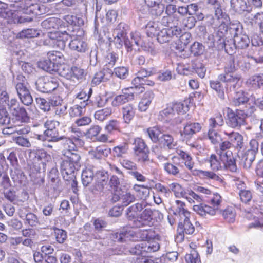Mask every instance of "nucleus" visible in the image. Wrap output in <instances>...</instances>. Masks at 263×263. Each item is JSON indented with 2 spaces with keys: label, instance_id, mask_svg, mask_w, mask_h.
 Segmentation results:
<instances>
[{
  "label": "nucleus",
  "instance_id": "nucleus-1",
  "mask_svg": "<svg viewBox=\"0 0 263 263\" xmlns=\"http://www.w3.org/2000/svg\"><path fill=\"white\" fill-rule=\"evenodd\" d=\"M61 163V172L64 180L73 179L76 171L81 167V156L77 153L67 152Z\"/></svg>",
  "mask_w": 263,
  "mask_h": 263
},
{
  "label": "nucleus",
  "instance_id": "nucleus-2",
  "mask_svg": "<svg viewBox=\"0 0 263 263\" xmlns=\"http://www.w3.org/2000/svg\"><path fill=\"white\" fill-rule=\"evenodd\" d=\"M221 202V197L220 195L218 193H215L210 200V203L212 206L200 203L199 204L194 205L193 210L201 216L207 218L209 216H214L216 214Z\"/></svg>",
  "mask_w": 263,
  "mask_h": 263
},
{
  "label": "nucleus",
  "instance_id": "nucleus-3",
  "mask_svg": "<svg viewBox=\"0 0 263 263\" xmlns=\"http://www.w3.org/2000/svg\"><path fill=\"white\" fill-rule=\"evenodd\" d=\"M10 7L15 8L14 11H22L25 14L40 15L44 13V6L33 4L31 0H20L17 3L10 4Z\"/></svg>",
  "mask_w": 263,
  "mask_h": 263
},
{
  "label": "nucleus",
  "instance_id": "nucleus-4",
  "mask_svg": "<svg viewBox=\"0 0 263 263\" xmlns=\"http://www.w3.org/2000/svg\"><path fill=\"white\" fill-rule=\"evenodd\" d=\"M160 247L158 242L152 239L136 245L130 249L129 252L132 254L148 256L149 253L158 251Z\"/></svg>",
  "mask_w": 263,
  "mask_h": 263
},
{
  "label": "nucleus",
  "instance_id": "nucleus-5",
  "mask_svg": "<svg viewBox=\"0 0 263 263\" xmlns=\"http://www.w3.org/2000/svg\"><path fill=\"white\" fill-rule=\"evenodd\" d=\"M247 116V109L230 110L227 113V124L231 128H239L245 125Z\"/></svg>",
  "mask_w": 263,
  "mask_h": 263
},
{
  "label": "nucleus",
  "instance_id": "nucleus-6",
  "mask_svg": "<svg viewBox=\"0 0 263 263\" xmlns=\"http://www.w3.org/2000/svg\"><path fill=\"white\" fill-rule=\"evenodd\" d=\"M183 105L181 103H175L170 104L167 107L160 111L158 115V119L164 122H168L175 116L176 114H179L184 112Z\"/></svg>",
  "mask_w": 263,
  "mask_h": 263
},
{
  "label": "nucleus",
  "instance_id": "nucleus-7",
  "mask_svg": "<svg viewBox=\"0 0 263 263\" xmlns=\"http://www.w3.org/2000/svg\"><path fill=\"white\" fill-rule=\"evenodd\" d=\"M202 127V125L198 122H187L184 126L183 130L180 132L182 140L185 141L187 145L192 147H195V144L192 143L190 139L194 135L200 132Z\"/></svg>",
  "mask_w": 263,
  "mask_h": 263
},
{
  "label": "nucleus",
  "instance_id": "nucleus-8",
  "mask_svg": "<svg viewBox=\"0 0 263 263\" xmlns=\"http://www.w3.org/2000/svg\"><path fill=\"white\" fill-rule=\"evenodd\" d=\"M37 90L43 93H50L55 90L59 86L57 79L52 77H41L35 83Z\"/></svg>",
  "mask_w": 263,
  "mask_h": 263
},
{
  "label": "nucleus",
  "instance_id": "nucleus-9",
  "mask_svg": "<svg viewBox=\"0 0 263 263\" xmlns=\"http://www.w3.org/2000/svg\"><path fill=\"white\" fill-rule=\"evenodd\" d=\"M159 143L161 149L156 146L153 148L152 151L157 155L158 158L160 159L164 158L162 154L163 151L175 149L176 146V142L174 141V138L169 134L162 135L160 136Z\"/></svg>",
  "mask_w": 263,
  "mask_h": 263
},
{
  "label": "nucleus",
  "instance_id": "nucleus-10",
  "mask_svg": "<svg viewBox=\"0 0 263 263\" xmlns=\"http://www.w3.org/2000/svg\"><path fill=\"white\" fill-rule=\"evenodd\" d=\"M152 210L150 208L145 209L137 219L134 220L133 224H130L131 227L138 228L146 226H151L152 224Z\"/></svg>",
  "mask_w": 263,
  "mask_h": 263
},
{
  "label": "nucleus",
  "instance_id": "nucleus-11",
  "mask_svg": "<svg viewBox=\"0 0 263 263\" xmlns=\"http://www.w3.org/2000/svg\"><path fill=\"white\" fill-rule=\"evenodd\" d=\"M60 125L59 121L54 120H48L44 124V126L46 129L44 131V134L49 138H53V139H58L60 136L58 127Z\"/></svg>",
  "mask_w": 263,
  "mask_h": 263
},
{
  "label": "nucleus",
  "instance_id": "nucleus-12",
  "mask_svg": "<svg viewBox=\"0 0 263 263\" xmlns=\"http://www.w3.org/2000/svg\"><path fill=\"white\" fill-rule=\"evenodd\" d=\"M145 206V202L141 201L131 205L126 209V214L129 220V225L133 224L134 220L137 219L139 216V213L141 212Z\"/></svg>",
  "mask_w": 263,
  "mask_h": 263
},
{
  "label": "nucleus",
  "instance_id": "nucleus-13",
  "mask_svg": "<svg viewBox=\"0 0 263 263\" xmlns=\"http://www.w3.org/2000/svg\"><path fill=\"white\" fill-rule=\"evenodd\" d=\"M27 209L25 208H20L18 210L19 217L24 219L25 224L31 227H36L40 224L37 216L32 212H27Z\"/></svg>",
  "mask_w": 263,
  "mask_h": 263
},
{
  "label": "nucleus",
  "instance_id": "nucleus-14",
  "mask_svg": "<svg viewBox=\"0 0 263 263\" xmlns=\"http://www.w3.org/2000/svg\"><path fill=\"white\" fill-rule=\"evenodd\" d=\"M181 167V159L177 156L173 157L171 161L163 165L165 171L169 175L173 176H177L179 174Z\"/></svg>",
  "mask_w": 263,
  "mask_h": 263
},
{
  "label": "nucleus",
  "instance_id": "nucleus-15",
  "mask_svg": "<svg viewBox=\"0 0 263 263\" xmlns=\"http://www.w3.org/2000/svg\"><path fill=\"white\" fill-rule=\"evenodd\" d=\"M129 90V88L125 89V91H123L122 94L116 96L111 102L112 106L118 107L133 100L135 98L134 93L128 92Z\"/></svg>",
  "mask_w": 263,
  "mask_h": 263
},
{
  "label": "nucleus",
  "instance_id": "nucleus-16",
  "mask_svg": "<svg viewBox=\"0 0 263 263\" xmlns=\"http://www.w3.org/2000/svg\"><path fill=\"white\" fill-rule=\"evenodd\" d=\"M221 155V158L220 159L222 162V168L229 169L232 172H236L237 168L232 152L228 151Z\"/></svg>",
  "mask_w": 263,
  "mask_h": 263
},
{
  "label": "nucleus",
  "instance_id": "nucleus-17",
  "mask_svg": "<svg viewBox=\"0 0 263 263\" xmlns=\"http://www.w3.org/2000/svg\"><path fill=\"white\" fill-rule=\"evenodd\" d=\"M225 135L227 136L229 141L231 143L232 146L233 145L238 150L242 149L243 147V136L238 132L223 131Z\"/></svg>",
  "mask_w": 263,
  "mask_h": 263
},
{
  "label": "nucleus",
  "instance_id": "nucleus-18",
  "mask_svg": "<svg viewBox=\"0 0 263 263\" xmlns=\"http://www.w3.org/2000/svg\"><path fill=\"white\" fill-rule=\"evenodd\" d=\"M231 9L236 13L242 15L249 14L248 1L245 0H231Z\"/></svg>",
  "mask_w": 263,
  "mask_h": 263
},
{
  "label": "nucleus",
  "instance_id": "nucleus-19",
  "mask_svg": "<svg viewBox=\"0 0 263 263\" xmlns=\"http://www.w3.org/2000/svg\"><path fill=\"white\" fill-rule=\"evenodd\" d=\"M13 83L15 86L16 91L18 96L23 94H25L29 91L27 88V82L24 76L22 74H18L13 80Z\"/></svg>",
  "mask_w": 263,
  "mask_h": 263
},
{
  "label": "nucleus",
  "instance_id": "nucleus-20",
  "mask_svg": "<svg viewBox=\"0 0 263 263\" xmlns=\"http://www.w3.org/2000/svg\"><path fill=\"white\" fill-rule=\"evenodd\" d=\"M113 74V71L109 68H104L102 70L95 73L92 83L96 85L102 82L109 80Z\"/></svg>",
  "mask_w": 263,
  "mask_h": 263
},
{
  "label": "nucleus",
  "instance_id": "nucleus-21",
  "mask_svg": "<svg viewBox=\"0 0 263 263\" xmlns=\"http://www.w3.org/2000/svg\"><path fill=\"white\" fill-rule=\"evenodd\" d=\"M219 81L225 82L227 87H233L234 89L237 86L240 79V77L238 74L232 75L229 73L221 74L218 76Z\"/></svg>",
  "mask_w": 263,
  "mask_h": 263
},
{
  "label": "nucleus",
  "instance_id": "nucleus-22",
  "mask_svg": "<svg viewBox=\"0 0 263 263\" xmlns=\"http://www.w3.org/2000/svg\"><path fill=\"white\" fill-rule=\"evenodd\" d=\"M122 118L124 123L129 124L135 116L136 108L132 104H128L121 108Z\"/></svg>",
  "mask_w": 263,
  "mask_h": 263
},
{
  "label": "nucleus",
  "instance_id": "nucleus-23",
  "mask_svg": "<svg viewBox=\"0 0 263 263\" xmlns=\"http://www.w3.org/2000/svg\"><path fill=\"white\" fill-rule=\"evenodd\" d=\"M154 93L152 91L145 92L139 103V110L142 112L146 111L154 99Z\"/></svg>",
  "mask_w": 263,
  "mask_h": 263
},
{
  "label": "nucleus",
  "instance_id": "nucleus-24",
  "mask_svg": "<svg viewBox=\"0 0 263 263\" xmlns=\"http://www.w3.org/2000/svg\"><path fill=\"white\" fill-rule=\"evenodd\" d=\"M69 47L72 50L84 52L87 49V45L86 43L80 37H75L70 41Z\"/></svg>",
  "mask_w": 263,
  "mask_h": 263
},
{
  "label": "nucleus",
  "instance_id": "nucleus-25",
  "mask_svg": "<svg viewBox=\"0 0 263 263\" xmlns=\"http://www.w3.org/2000/svg\"><path fill=\"white\" fill-rule=\"evenodd\" d=\"M14 34L7 27L0 24V41L10 44L14 40Z\"/></svg>",
  "mask_w": 263,
  "mask_h": 263
},
{
  "label": "nucleus",
  "instance_id": "nucleus-26",
  "mask_svg": "<svg viewBox=\"0 0 263 263\" xmlns=\"http://www.w3.org/2000/svg\"><path fill=\"white\" fill-rule=\"evenodd\" d=\"M249 98L244 92H238L233 99L232 104L235 106H242V109H247L248 112V102Z\"/></svg>",
  "mask_w": 263,
  "mask_h": 263
},
{
  "label": "nucleus",
  "instance_id": "nucleus-27",
  "mask_svg": "<svg viewBox=\"0 0 263 263\" xmlns=\"http://www.w3.org/2000/svg\"><path fill=\"white\" fill-rule=\"evenodd\" d=\"M111 153V149L104 146H98L95 149L89 152V155L96 159H101L108 157Z\"/></svg>",
  "mask_w": 263,
  "mask_h": 263
},
{
  "label": "nucleus",
  "instance_id": "nucleus-28",
  "mask_svg": "<svg viewBox=\"0 0 263 263\" xmlns=\"http://www.w3.org/2000/svg\"><path fill=\"white\" fill-rule=\"evenodd\" d=\"M195 231L194 227L190 222L189 217L184 218V222H180L178 227V231L180 234L186 233V234H192Z\"/></svg>",
  "mask_w": 263,
  "mask_h": 263
},
{
  "label": "nucleus",
  "instance_id": "nucleus-29",
  "mask_svg": "<svg viewBox=\"0 0 263 263\" xmlns=\"http://www.w3.org/2000/svg\"><path fill=\"white\" fill-rule=\"evenodd\" d=\"M175 204L176 205L173 206L174 215L183 216L184 218L190 216V213L185 208V204L183 202L177 200L175 201Z\"/></svg>",
  "mask_w": 263,
  "mask_h": 263
},
{
  "label": "nucleus",
  "instance_id": "nucleus-30",
  "mask_svg": "<svg viewBox=\"0 0 263 263\" xmlns=\"http://www.w3.org/2000/svg\"><path fill=\"white\" fill-rule=\"evenodd\" d=\"M57 64L48 59L41 60L37 63L38 67L50 73H55Z\"/></svg>",
  "mask_w": 263,
  "mask_h": 263
},
{
  "label": "nucleus",
  "instance_id": "nucleus-31",
  "mask_svg": "<svg viewBox=\"0 0 263 263\" xmlns=\"http://www.w3.org/2000/svg\"><path fill=\"white\" fill-rule=\"evenodd\" d=\"M93 171L91 168H86L82 171L81 175L82 183L84 186H89L92 182L94 178Z\"/></svg>",
  "mask_w": 263,
  "mask_h": 263
},
{
  "label": "nucleus",
  "instance_id": "nucleus-32",
  "mask_svg": "<svg viewBox=\"0 0 263 263\" xmlns=\"http://www.w3.org/2000/svg\"><path fill=\"white\" fill-rule=\"evenodd\" d=\"M63 138L64 136L58 137V139L56 140L53 139V138L47 137V140L43 143V145L49 152L55 153L59 150V146L57 143L62 141Z\"/></svg>",
  "mask_w": 263,
  "mask_h": 263
},
{
  "label": "nucleus",
  "instance_id": "nucleus-33",
  "mask_svg": "<svg viewBox=\"0 0 263 263\" xmlns=\"http://www.w3.org/2000/svg\"><path fill=\"white\" fill-rule=\"evenodd\" d=\"M234 43L238 49H245L248 47L250 41L248 36L245 33L240 34L233 39Z\"/></svg>",
  "mask_w": 263,
  "mask_h": 263
},
{
  "label": "nucleus",
  "instance_id": "nucleus-34",
  "mask_svg": "<svg viewBox=\"0 0 263 263\" xmlns=\"http://www.w3.org/2000/svg\"><path fill=\"white\" fill-rule=\"evenodd\" d=\"M206 161L213 171H216L222 168L223 164L220 159V155L218 157L215 154H211Z\"/></svg>",
  "mask_w": 263,
  "mask_h": 263
},
{
  "label": "nucleus",
  "instance_id": "nucleus-35",
  "mask_svg": "<svg viewBox=\"0 0 263 263\" xmlns=\"http://www.w3.org/2000/svg\"><path fill=\"white\" fill-rule=\"evenodd\" d=\"M160 23L158 22H149L146 26V31L148 36L153 37L157 35L160 32Z\"/></svg>",
  "mask_w": 263,
  "mask_h": 263
},
{
  "label": "nucleus",
  "instance_id": "nucleus-36",
  "mask_svg": "<svg viewBox=\"0 0 263 263\" xmlns=\"http://www.w3.org/2000/svg\"><path fill=\"white\" fill-rule=\"evenodd\" d=\"M170 192L171 191L174 192L176 197H184L188 199L187 193L184 192L182 186L177 183L173 182L169 185Z\"/></svg>",
  "mask_w": 263,
  "mask_h": 263
},
{
  "label": "nucleus",
  "instance_id": "nucleus-37",
  "mask_svg": "<svg viewBox=\"0 0 263 263\" xmlns=\"http://www.w3.org/2000/svg\"><path fill=\"white\" fill-rule=\"evenodd\" d=\"M40 31L35 28H28L24 29L17 34V37L23 38H34L40 35Z\"/></svg>",
  "mask_w": 263,
  "mask_h": 263
},
{
  "label": "nucleus",
  "instance_id": "nucleus-38",
  "mask_svg": "<svg viewBox=\"0 0 263 263\" xmlns=\"http://www.w3.org/2000/svg\"><path fill=\"white\" fill-rule=\"evenodd\" d=\"M208 5L213 6L215 9V16L217 20H220L224 17H227V15L226 13H223L220 7V2L219 0H208Z\"/></svg>",
  "mask_w": 263,
  "mask_h": 263
},
{
  "label": "nucleus",
  "instance_id": "nucleus-39",
  "mask_svg": "<svg viewBox=\"0 0 263 263\" xmlns=\"http://www.w3.org/2000/svg\"><path fill=\"white\" fill-rule=\"evenodd\" d=\"M256 154L254 152L247 151L243 155L241 158V163H243V167L248 169L251 166L252 162L255 158Z\"/></svg>",
  "mask_w": 263,
  "mask_h": 263
},
{
  "label": "nucleus",
  "instance_id": "nucleus-40",
  "mask_svg": "<svg viewBox=\"0 0 263 263\" xmlns=\"http://www.w3.org/2000/svg\"><path fill=\"white\" fill-rule=\"evenodd\" d=\"M210 85L211 88L214 90L218 97L221 100L224 99V92L223 86L218 80H210Z\"/></svg>",
  "mask_w": 263,
  "mask_h": 263
},
{
  "label": "nucleus",
  "instance_id": "nucleus-41",
  "mask_svg": "<svg viewBox=\"0 0 263 263\" xmlns=\"http://www.w3.org/2000/svg\"><path fill=\"white\" fill-rule=\"evenodd\" d=\"M152 74L153 72L152 71H148L142 68L137 72L136 74L137 76L132 80V84L137 87L139 86L140 80L146 77H149Z\"/></svg>",
  "mask_w": 263,
  "mask_h": 263
},
{
  "label": "nucleus",
  "instance_id": "nucleus-42",
  "mask_svg": "<svg viewBox=\"0 0 263 263\" xmlns=\"http://www.w3.org/2000/svg\"><path fill=\"white\" fill-rule=\"evenodd\" d=\"M48 176L51 182L52 183L51 185L54 190H56L58 187L60 182L57 167H53L50 170Z\"/></svg>",
  "mask_w": 263,
  "mask_h": 263
},
{
  "label": "nucleus",
  "instance_id": "nucleus-43",
  "mask_svg": "<svg viewBox=\"0 0 263 263\" xmlns=\"http://www.w3.org/2000/svg\"><path fill=\"white\" fill-rule=\"evenodd\" d=\"M70 73L71 75V79L70 80L73 81L75 79L78 81H82L84 79L85 75L84 70L77 66H72L70 68Z\"/></svg>",
  "mask_w": 263,
  "mask_h": 263
},
{
  "label": "nucleus",
  "instance_id": "nucleus-44",
  "mask_svg": "<svg viewBox=\"0 0 263 263\" xmlns=\"http://www.w3.org/2000/svg\"><path fill=\"white\" fill-rule=\"evenodd\" d=\"M112 114V109L111 107H106L102 109L96 111L94 116L96 120L100 121H103L106 120Z\"/></svg>",
  "mask_w": 263,
  "mask_h": 263
},
{
  "label": "nucleus",
  "instance_id": "nucleus-45",
  "mask_svg": "<svg viewBox=\"0 0 263 263\" xmlns=\"http://www.w3.org/2000/svg\"><path fill=\"white\" fill-rule=\"evenodd\" d=\"M262 82L263 74L253 76L247 80V83L254 89H259Z\"/></svg>",
  "mask_w": 263,
  "mask_h": 263
},
{
  "label": "nucleus",
  "instance_id": "nucleus-46",
  "mask_svg": "<svg viewBox=\"0 0 263 263\" xmlns=\"http://www.w3.org/2000/svg\"><path fill=\"white\" fill-rule=\"evenodd\" d=\"M195 174L206 179H211L216 181H219L221 178L215 173L212 171H206L201 170H194Z\"/></svg>",
  "mask_w": 263,
  "mask_h": 263
},
{
  "label": "nucleus",
  "instance_id": "nucleus-47",
  "mask_svg": "<svg viewBox=\"0 0 263 263\" xmlns=\"http://www.w3.org/2000/svg\"><path fill=\"white\" fill-rule=\"evenodd\" d=\"M128 149V145L126 143L118 145L113 148V155L115 157H122L127 153Z\"/></svg>",
  "mask_w": 263,
  "mask_h": 263
},
{
  "label": "nucleus",
  "instance_id": "nucleus-48",
  "mask_svg": "<svg viewBox=\"0 0 263 263\" xmlns=\"http://www.w3.org/2000/svg\"><path fill=\"white\" fill-rule=\"evenodd\" d=\"M147 134L154 143L159 142L161 136V132L160 129L157 127H153L148 128L147 129Z\"/></svg>",
  "mask_w": 263,
  "mask_h": 263
},
{
  "label": "nucleus",
  "instance_id": "nucleus-49",
  "mask_svg": "<svg viewBox=\"0 0 263 263\" xmlns=\"http://www.w3.org/2000/svg\"><path fill=\"white\" fill-rule=\"evenodd\" d=\"M64 20L68 24L72 26H81L84 24V20L82 18L73 15H65Z\"/></svg>",
  "mask_w": 263,
  "mask_h": 263
},
{
  "label": "nucleus",
  "instance_id": "nucleus-50",
  "mask_svg": "<svg viewBox=\"0 0 263 263\" xmlns=\"http://www.w3.org/2000/svg\"><path fill=\"white\" fill-rule=\"evenodd\" d=\"M70 72V68L68 66L65 65L58 66V64L56 65L55 72H57L62 77H65L67 79H71V75Z\"/></svg>",
  "mask_w": 263,
  "mask_h": 263
},
{
  "label": "nucleus",
  "instance_id": "nucleus-51",
  "mask_svg": "<svg viewBox=\"0 0 263 263\" xmlns=\"http://www.w3.org/2000/svg\"><path fill=\"white\" fill-rule=\"evenodd\" d=\"M161 24L167 26L168 28L178 25L179 21L177 18L172 15L163 16L161 20Z\"/></svg>",
  "mask_w": 263,
  "mask_h": 263
},
{
  "label": "nucleus",
  "instance_id": "nucleus-52",
  "mask_svg": "<svg viewBox=\"0 0 263 263\" xmlns=\"http://www.w3.org/2000/svg\"><path fill=\"white\" fill-rule=\"evenodd\" d=\"M229 31L233 35V39L243 34V27L240 23H231L230 25Z\"/></svg>",
  "mask_w": 263,
  "mask_h": 263
},
{
  "label": "nucleus",
  "instance_id": "nucleus-53",
  "mask_svg": "<svg viewBox=\"0 0 263 263\" xmlns=\"http://www.w3.org/2000/svg\"><path fill=\"white\" fill-rule=\"evenodd\" d=\"M87 105L86 103H81L80 105H74L71 107L69 110L70 117H75L82 115L83 108Z\"/></svg>",
  "mask_w": 263,
  "mask_h": 263
},
{
  "label": "nucleus",
  "instance_id": "nucleus-54",
  "mask_svg": "<svg viewBox=\"0 0 263 263\" xmlns=\"http://www.w3.org/2000/svg\"><path fill=\"white\" fill-rule=\"evenodd\" d=\"M60 22V20L55 18H50L42 22V26L47 30L51 28H57L58 27V24Z\"/></svg>",
  "mask_w": 263,
  "mask_h": 263
},
{
  "label": "nucleus",
  "instance_id": "nucleus-55",
  "mask_svg": "<svg viewBox=\"0 0 263 263\" xmlns=\"http://www.w3.org/2000/svg\"><path fill=\"white\" fill-rule=\"evenodd\" d=\"M152 232L151 230H139L137 232L136 236L142 242L147 241L153 239V236L151 235Z\"/></svg>",
  "mask_w": 263,
  "mask_h": 263
},
{
  "label": "nucleus",
  "instance_id": "nucleus-56",
  "mask_svg": "<svg viewBox=\"0 0 263 263\" xmlns=\"http://www.w3.org/2000/svg\"><path fill=\"white\" fill-rule=\"evenodd\" d=\"M157 36L158 41L161 44L168 42L172 39L167 28L162 29Z\"/></svg>",
  "mask_w": 263,
  "mask_h": 263
},
{
  "label": "nucleus",
  "instance_id": "nucleus-57",
  "mask_svg": "<svg viewBox=\"0 0 263 263\" xmlns=\"http://www.w3.org/2000/svg\"><path fill=\"white\" fill-rule=\"evenodd\" d=\"M135 200L136 197L135 195L130 192H125L121 196V201L123 206H127L131 203L134 202Z\"/></svg>",
  "mask_w": 263,
  "mask_h": 263
},
{
  "label": "nucleus",
  "instance_id": "nucleus-58",
  "mask_svg": "<svg viewBox=\"0 0 263 263\" xmlns=\"http://www.w3.org/2000/svg\"><path fill=\"white\" fill-rule=\"evenodd\" d=\"M54 234L56 241L59 243H63L67 239V232L64 230L54 228Z\"/></svg>",
  "mask_w": 263,
  "mask_h": 263
},
{
  "label": "nucleus",
  "instance_id": "nucleus-59",
  "mask_svg": "<svg viewBox=\"0 0 263 263\" xmlns=\"http://www.w3.org/2000/svg\"><path fill=\"white\" fill-rule=\"evenodd\" d=\"M134 145V147L133 149L134 151L135 154L139 153L140 152H142L144 150L147 151V149L148 148L144 141L140 138L136 139L135 140Z\"/></svg>",
  "mask_w": 263,
  "mask_h": 263
},
{
  "label": "nucleus",
  "instance_id": "nucleus-60",
  "mask_svg": "<svg viewBox=\"0 0 263 263\" xmlns=\"http://www.w3.org/2000/svg\"><path fill=\"white\" fill-rule=\"evenodd\" d=\"M48 58L52 62H57L60 63L64 62V57L63 54L58 51H51L47 53Z\"/></svg>",
  "mask_w": 263,
  "mask_h": 263
},
{
  "label": "nucleus",
  "instance_id": "nucleus-61",
  "mask_svg": "<svg viewBox=\"0 0 263 263\" xmlns=\"http://www.w3.org/2000/svg\"><path fill=\"white\" fill-rule=\"evenodd\" d=\"M13 14L12 10L8 9V5L0 1V17L9 18Z\"/></svg>",
  "mask_w": 263,
  "mask_h": 263
},
{
  "label": "nucleus",
  "instance_id": "nucleus-62",
  "mask_svg": "<svg viewBox=\"0 0 263 263\" xmlns=\"http://www.w3.org/2000/svg\"><path fill=\"white\" fill-rule=\"evenodd\" d=\"M120 122L116 120H110L105 127V129L109 133L115 131H120Z\"/></svg>",
  "mask_w": 263,
  "mask_h": 263
},
{
  "label": "nucleus",
  "instance_id": "nucleus-63",
  "mask_svg": "<svg viewBox=\"0 0 263 263\" xmlns=\"http://www.w3.org/2000/svg\"><path fill=\"white\" fill-rule=\"evenodd\" d=\"M192 67L200 78H204L206 69L203 63L200 62L194 63Z\"/></svg>",
  "mask_w": 263,
  "mask_h": 263
},
{
  "label": "nucleus",
  "instance_id": "nucleus-64",
  "mask_svg": "<svg viewBox=\"0 0 263 263\" xmlns=\"http://www.w3.org/2000/svg\"><path fill=\"white\" fill-rule=\"evenodd\" d=\"M185 261L186 263H199L200 262L197 251L195 250H192L190 254H186Z\"/></svg>",
  "mask_w": 263,
  "mask_h": 263
}]
</instances>
